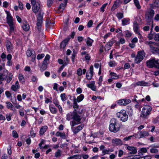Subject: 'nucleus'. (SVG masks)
<instances>
[{"label": "nucleus", "mask_w": 159, "mask_h": 159, "mask_svg": "<svg viewBox=\"0 0 159 159\" xmlns=\"http://www.w3.org/2000/svg\"><path fill=\"white\" fill-rule=\"evenodd\" d=\"M128 113L129 116H132L133 114V111L131 108L128 109Z\"/></svg>", "instance_id": "nucleus-64"}, {"label": "nucleus", "mask_w": 159, "mask_h": 159, "mask_svg": "<svg viewBox=\"0 0 159 159\" xmlns=\"http://www.w3.org/2000/svg\"><path fill=\"white\" fill-rule=\"evenodd\" d=\"M11 115L9 114H7L6 115V118L8 121H10L11 120Z\"/></svg>", "instance_id": "nucleus-54"}, {"label": "nucleus", "mask_w": 159, "mask_h": 159, "mask_svg": "<svg viewBox=\"0 0 159 159\" xmlns=\"http://www.w3.org/2000/svg\"><path fill=\"white\" fill-rule=\"evenodd\" d=\"M73 107L75 109H77L79 108V107L76 101V99H74Z\"/></svg>", "instance_id": "nucleus-48"}, {"label": "nucleus", "mask_w": 159, "mask_h": 159, "mask_svg": "<svg viewBox=\"0 0 159 159\" xmlns=\"http://www.w3.org/2000/svg\"><path fill=\"white\" fill-rule=\"evenodd\" d=\"M154 13V11L151 8L148 10L145 14V18L147 23H150L152 21Z\"/></svg>", "instance_id": "nucleus-4"}, {"label": "nucleus", "mask_w": 159, "mask_h": 159, "mask_svg": "<svg viewBox=\"0 0 159 159\" xmlns=\"http://www.w3.org/2000/svg\"><path fill=\"white\" fill-rule=\"evenodd\" d=\"M67 0H65L64 1V3H61L60 4V6L58 8V10H60L61 9H62L63 10L64 9L66 5V4L67 2Z\"/></svg>", "instance_id": "nucleus-28"}, {"label": "nucleus", "mask_w": 159, "mask_h": 159, "mask_svg": "<svg viewBox=\"0 0 159 159\" xmlns=\"http://www.w3.org/2000/svg\"><path fill=\"white\" fill-rule=\"evenodd\" d=\"M129 19L128 18H124L122 20V25H125L128 24L129 22Z\"/></svg>", "instance_id": "nucleus-34"}, {"label": "nucleus", "mask_w": 159, "mask_h": 159, "mask_svg": "<svg viewBox=\"0 0 159 159\" xmlns=\"http://www.w3.org/2000/svg\"><path fill=\"white\" fill-rule=\"evenodd\" d=\"M159 1L154 0L152 4H150V6L151 8H158L159 7Z\"/></svg>", "instance_id": "nucleus-20"}, {"label": "nucleus", "mask_w": 159, "mask_h": 159, "mask_svg": "<svg viewBox=\"0 0 159 159\" xmlns=\"http://www.w3.org/2000/svg\"><path fill=\"white\" fill-rule=\"evenodd\" d=\"M113 151V150L109 148L108 149L103 150L102 151V153L103 154V155L106 154H109V152H111Z\"/></svg>", "instance_id": "nucleus-30"}, {"label": "nucleus", "mask_w": 159, "mask_h": 159, "mask_svg": "<svg viewBox=\"0 0 159 159\" xmlns=\"http://www.w3.org/2000/svg\"><path fill=\"white\" fill-rule=\"evenodd\" d=\"M6 103L7 104V108L8 109H10L12 111H14V110L13 109V106L11 102H6Z\"/></svg>", "instance_id": "nucleus-31"}, {"label": "nucleus", "mask_w": 159, "mask_h": 159, "mask_svg": "<svg viewBox=\"0 0 159 159\" xmlns=\"http://www.w3.org/2000/svg\"><path fill=\"white\" fill-rule=\"evenodd\" d=\"M158 150L157 149L155 148H151L150 150V152L152 153H156L158 152Z\"/></svg>", "instance_id": "nucleus-49"}, {"label": "nucleus", "mask_w": 159, "mask_h": 159, "mask_svg": "<svg viewBox=\"0 0 159 159\" xmlns=\"http://www.w3.org/2000/svg\"><path fill=\"white\" fill-rule=\"evenodd\" d=\"M93 76V74L89 72V70L87 71L86 74V77L88 80H90L91 79Z\"/></svg>", "instance_id": "nucleus-33"}, {"label": "nucleus", "mask_w": 159, "mask_h": 159, "mask_svg": "<svg viewBox=\"0 0 159 159\" xmlns=\"http://www.w3.org/2000/svg\"><path fill=\"white\" fill-rule=\"evenodd\" d=\"M20 88V86L19 84V83L18 81H16L15 84L13 85L11 87L12 90L15 92L17 91V90L18 89Z\"/></svg>", "instance_id": "nucleus-19"}, {"label": "nucleus", "mask_w": 159, "mask_h": 159, "mask_svg": "<svg viewBox=\"0 0 159 159\" xmlns=\"http://www.w3.org/2000/svg\"><path fill=\"white\" fill-rule=\"evenodd\" d=\"M93 40L91 39L89 37H88L86 41V44L88 46L90 47L92 46Z\"/></svg>", "instance_id": "nucleus-26"}, {"label": "nucleus", "mask_w": 159, "mask_h": 159, "mask_svg": "<svg viewBox=\"0 0 159 159\" xmlns=\"http://www.w3.org/2000/svg\"><path fill=\"white\" fill-rule=\"evenodd\" d=\"M47 67V65L42 63L41 67H40V70L41 71H43L45 70Z\"/></svg>", "instance_id": "nucleus-42"}, {"label": "nucleus", "mask_w": 159, "mask_h": 159, "mask_svg": "<svg viewBox=\"0 0 159 159\" xmlns=\"http://www.w3.org/2000/svg\"><path fill=\"white\" fill-rule=\"evenodd\" d=\"M70 39L67 38L63 40L60 43V48L64 49L67 43L68 42Z\"/></svg>", "instance_id": "nucleus-18"}, {"label": "nucleus", "mask_w": 159, "mask_h": 159, "mask_svg": "<svg viewBox=\"0 0 159 159\" xmlns=\"http://www.w3.org/2000/svg\"><path fill=\"white\" fill-rule=\"evenodd\" d=\"M46 22L47 25H48V26L50 25V24H53L54 23L52 22H51V21L50 20L49 18H47V19Z\"/></svg>", "instance_id": "nucleus-60"}, {"label": "nucleus", "mask_w": 159, "mask_h": 159, "mask_svg": "<svg viewBox=\"0 0 159 159\" xmlns=\"http://www.w3.org/2000/svg\"><path fill=\"white\" fill-rule=\"evenodd\" d=\"M75 111L76 110H74L73 111L72 119L74 120L71 121V124L72 127L75 125L80 124L81 123L80 120L82 118V116L77 113V112Z\"/></svg>", "instance_id": "nucleus-2"}, {"label": "nucleus", "mask_w": 159, "mask_h": 159, "mask_svg": "<svg viewBox=\"0 0 159 159\" xmlns=\"http://www.w3.org/2000/svg\"><path fill=\"white\" fill-rule=\"evenodd\" d=\"M110 75L112 77L113 79H117L118 78V76L116 75V74L114 72H111L110 73Z\"/></svg>", "instance_id": "nucleus-47"}, {"label": "nucleus", "mask_w": 159, "mask_h": 159, "mask_svg": "<svg viewBox=\"0 0 159 159\" xmlns=\"http://www.w3.org/2000/svg\"><path fill=\"white\" fill-rule=\"evenodd\" d=\"M32 10L35 13H37L39 10L40 8V5L38 2L35 3L34 4H32Z\"/></svg>", "instance_id": "nucleus-13"}, {"label": "nucleus", "mask_w": 159, "mask_h": 159, "mask_svg": "<svg viewBox=\"0 0 159 159\" xmlns=\"http://www.w3.org/2000/svg\"><path fill=\"white\" fill-rule=\"evenodd\" d=\"M87 86L91 89L93 91L96 90V88L94 86V84L93 83H91L90 84H88L87 85Z\"/></svg>", "instance_id": "nucleus-36"}, {"label": "nucleus", "mask_w": 159, "mask_h": 159, "mask_svg": "<svg viewBox=\"0 0 159 159\" xmlns=\"http://www.w3.org/2000/svg\"><path fill=\"white\" fill-rule=\"evenodd\" d=\"M121 126L122 124H120L116 119L112 118L110 120L109 129L111 132L115 133L120 130Z\"/></svg>", "instance_id": "nucleus-1"}, {"label": "nucleus", "mask_w": 159, "mask_h": 159, "mask_svg": "<svg viewBox=\"0 0 159 159\" xmlns=\"http://www.w3.org/2000/svg\"><path fill=\"white\" fill-rule=\"evenodd\" d=\"M19 3V8L21 9L22 10L23 9V5L22 3L20 1H18Z\"/></svg>", "instance_id": "nucleus-62"}, {"label": "nucleus", "mask_w": 159, "mask_h": 159, "mask_svg": "<svg viewBox=\"0 0 159 159\" xmlns=\"http://www.w3.org/2000/svg\"><path fill=\"white\" fill-rule=\"evenodd\" d=\"M127 149L129 151V153L131 154H135L137 152L136 148L133 147L128 146L127 147Z\"/></svg>", "instance_id": "nucleus-15"}, {"label": "nucleus", "mask_w": 159, "mask_h": 159, "mask_svg": "<svg viewBox=\"0 0 159 159\" xmlns=\"http://www.w3.org/2000/svg\"><path fill=\"white\" fill-rule=\"evenodd\" d=\"M50 58V56L48 55L47 54L44 59V61H43V63L46 64L47 65H48V64L49 62V59Z\"/></svg>", "instance_id": "nucleus-25"}, {"label": "nucleus", "mask_w": 159, "mask_h": 159, "mask_svg": "<svg viewBox=\"0 0 159 159\" xmlns=\"http://www.w3.org/2000/svg\"><path fill=\"white\" fill-rule=\"evenodd\" d=\"M5 45L8 52H12L13 46L12 44L10 41L8 40L7 41Z\"/></svg>", "instance_id": "nucleus-11"}, {"label": "nucleus", "mask_w": 159, "mask_h": 159, "mask_svg": "<svg viewBox=\"0 0 159 159\" xmlns=\"http://www.w3.org/2000/svg\"><path fill=\"white\" fill-rule=\"evenodd\" d=\"M61 156V150L59 149L57 150L55 153V157L57 158H59Z\"/></svg>", "instance_id": "nucleus-41"}, {"label": "nucleus", "mask_w": 159, "mask_h": 159, "mask_svg": "<svg viewBox=\"0 0 159 159\" xmlns=\"http://www.w3.org/2000/svg\"><path fill=\"white\" fill-rule=\"evenodd\" d=\"M13 77V75L11 73H9L8 74V77L7 80V83H9Z\"/></svg>", "instance_id": "nucleus-38"}, {"label": "nucleus", "mask_w": 159, "mask_h": 159, "mask_svg": "<svg viewBox=\"0 0 159 159\" xmlns=\"http://www.w3.org/2000/svg\"><path fill=\"white\" fill-rule=\"evenodd\" d=\"M12 135L15 138H17L18 137V135L16 131L13 130L12 132Z\"/></svg>", "instance_id": "nucleus-55"}, {"label": "nucleus", "mask_w": 159, "mask_h": 159, "mask_svg": "<svg viewBox=\"0 0 159 159\" xmlns=\"http://www.w3.org/2000/svg\"><path fill=\"white\" fill-rule=\"evenodd\" d=\"M19 79L20 81L24 82V77L21 74H20L19 75Z\"/></svg>", "instance_id": "nucleus-53"}, {"label": "nucleus", "mask_w": 159, "mask_h": 159, "mask_svg": "<svg viewBox=\"0 0 159 159\" xmlns=\"http://www.w3.org/2000/svg\"><path fill=\"white\" fill-rule=\"evenodd\" d=\"M53 3V1L52 0H48L47 4L48 7H50Z\"/></svg>", "instance_id": "nucleus-58"}, {"label": "nucleus", "mask_w": 159, "mask_h": 159, "mask_svg": "<svg viewBox=\"0 0 159 159\" xmlns=\"http://www.w3.org/2000/svg\"><path fill=\"white\" fill-rule=\"evenodd\" d=\"M152 107L148 105L145 106L143 108L140 117L143 118H146L149 115L152 111Z\"/></svg>", "instance_id": "nucleus-5"}, {"label": "nucleus", "mask_w": 159, "mask_h": 159, "mask_svg": "<svg viewBox=\"0 0 159 159\" xmlns=\"http://www.w3.org/2000/svg\"><path fill=\"white\" fill-rule=\"evenodd\" d=\"M145 55L144 50H142L138 52L136 56L135 57L134 61L135 63H139L143 59Z\"/></svg>", "instance_id": "nucleus-6"}, {"label": "nucleus", "mask_w": 159, "mask_h": 159, "mask_svg": "<svg viewBox=\"0 0 159 159\" xmlns=\"http://www.w3.org/2000/svg\"><path fill=\"white\" fill-rule=\"evenodd\" d=\"M84 125L81 124L77 126L75 129L73 130V131L74 134H76L78 133L80 130H81L83 127Z\"/></svg>", "instance_id": "nucleus-17"}, {"label": "nucleus", "mask_w": 159, "mask_h": 159, "mask_svg": "<svg viewBox=\"0 0 159 159\" xmlns=\"http://www.w3.org/2000/svg\"><path fill=\"white\" fill-rule=\"evenodd\" d=\"M123 14L122 13H117L116 14V16L119 19H120L123 18Z\"/></svg>", "instance_id": "nucleus-46"}, {"label": "nucleus", "mask_w": 159, "mask_h": 159, "mask_svg": "<svg viewBox=\"0 0 159 159\" xmlns=\"http://www.w3.org/2000/svg\"><path fill=\"white\" fill-rule=\"evenodd\" d=\"M84 96L82 94H80L79 96H78L76 99L77 101L78 102H80L82 101L84 99Z\"/></svg>", "instance_id": "nucleus-40"}, {"label": "nucleus", "mask_w": 159, "mask_h": 159, "mask_svg": "<svg viewBox=\"0 0 159 159\" xmlns=\"http://www.w3.org/2000/svg\"><path fill=\"white\" fill-rule=\"evenodd\" d=\"M7 77V75L3 73H0V80L1 81L5 80Z\"/></svg>", "instance_id": "nucleus-35"}, {"label": "nucleus", "mask_w": 159, "mask_h": 159, "mask_svg": "<svg viewBox=\"0 0 159 159\" xmlns=\"http://www.w3.org/2000/svg\"><path fill=\"white\" fill-rule=\"evenodd\" d=\"M43 12L42 11L40 10L39 11L38 16L37 18V25L38 27V29H40L42 26L43 23Z\"/></svg>", "instance_id": "nucleus-8"}, {"label": "nucleus", "mask_w": 159, "mask_h": 159, "mask_svg": "<svg viewBox=\"0 0 159 159\" xmlns=\"http://www.w3.org/2000/svg\"><path fill=\"white\" fill-rule=\"evenodd\" d=\"M27 55L28 57H31L32 58V61H34L35 59V52L33 50H28L27 51Z\"/></svg>", "instance_id": "nucleus-9"}, {"label": "nucleus", "mask_w": 159, "mask_h": 159, "mask_svg": "<svg viewBox=\"0 0 159 159\" xmlns=\"http://www.w3.org/2000/svg\"><path fill=\"white\" fill-rule=\"evenodd\" d=\"M75 110H76L75 111L77 112V113L78 114H81L83 112V110L81 109L80 110V109H79V108L77 109H75Z\"/></svg>", "instance_id": "nucleus-63"}, {"label": "nucleus", "mask_w": 159, "mask_h": 159, "mask_svg": "<svg viewBox=\"0 0 159 159\" xmlns=\"http://www.w3.org/2000/svg\"><path fill=\"white\" fill-rule=\"evenodd\" d=\"M145 43L146 44L148 45H151V44H153L155 45L156 44V43L155 42H152L151 41H146L145 42Z\"/></svg>", "instance_id": "nucleus-61"}, {"label": "nucleus", "mask_w": 159, "mask_h": 159, "mask_svg": "<svg viewBox=\"0 0 159 159\" xmlns=\"http://www.w3.org/2000/svg\"><path fill=\"white\" fill-rule=\"evenodd\" d=\"M134 31L136 33L139 32V24L136 22H134Z\"/></svg>", "instance_id": "nucleus-22"}, {"label": "nucleus", "mask_w": 159, "mask_h": 159, "mask_svg": "<svg viewBox=\"0 0 159 159\" xmlns=\"http://www.w3.org/2000/svg\"><path fill=\"white\" fill-rule=\"evenodd\" d=\"M117 2H115L114 3L112 7L111 10V11H113L115 10L117 8V7L118 6L119 4H118Z\"/></svg>", "instance_id": "nucleus-44"}, {"label": "nucleus", "mask_w": 159, "mask_h": 159, "mask_svg": "<svg viewBox=\"0 0 159 159\" xmlns=\"http://www.w3.org/2000/svg\"><path fill=\"white\" fill-rule=\"evenodd\" d=\"M112 142L114 145H121L122 144V143L121 140L118 139H113L112 140Z\"/></svg>", "instance_id": "nucleus-16"}, {"label": "nucleus", "mask_w": 159, "mask_h": 159, "mask_svg": "<svg viewBox=\"0 0 159 159\" xmlns=\"http://www.w3.org/2000/svg\"><path fill=\"white\" fill-rule=\"evenodd\" d=\"M148 83L145 82L143 81H138L136 83V84L138 86H147Z\"/></svg>", "instance_id": "nucleus-27"}, {"label": "nucleus", "mask_w": 159, "mask_h": 159, "mask_svg": "<svg viewBox=\"0 0 159 159\" xmlns=\"http://www.w3.org/2000/svg\"><path fill=\"white\" fill-rule=\"evenodd\" d=\"M131 100L128 99L119 100L118 101V103L120 105L125 106L131 102Z\"/></svg>", "instance_id": "nucleus-10"}, {"label": "nucleus", "mask_w": 159, "mask_h": 159, "mask_svg": "<svg viewBox=\"0 0 159 159\" xmlns=\"http://www.w3.org/2000/svg\"><path fill=\"white\" fill-rule=\"evenodd\" d=\"M47 126H44L42 127L39 131V133L40 135H43L44 133L46 131L47 129Z\"/></svg>", "instance_id": "nucleus-24"}, {"label": "nucleus", "mask_w": 159, "mask_h": 159, "mask_svg": "<svg viewBox=\"0 0 159 159\" xmlns=\"http://www.w3.org/2000/svg\"><path fill=\"white\" fill-rule=\"evenodd\" d=\"M53 103L57 107H59L60 105L57 99H54L53 100Z\"/></svg>", "instance_id": "nucleus-52"}, {"label": "nucleus", "mask_w": 159, "mask_h": 159, "mask_svg": "<svg viewBox=\"0 0 159 159\" xmlns=\"http://www.w3.org/2000/svg\"><path fill=\"white\" fill-rule=\"evenodd\" d=\"M116 116L120 118V120L123 122L126 121L128 119V116L126 113V111L124 110H121L120 112L116 114Z\"/></svg>", "instance_id": "nucleus-7"}, {"label": "nucleus", "mask_w": 159, "mask_h": 159, "mask_svg": "<svg viewBox=\"0 0 159 159\" xmlns=\"http://www.w3.org/2000/svg\"><path fill=\"white\" fill-rule=\"evenodd\" d=\"M125 36L127 37H130L131 36V33L128 31H126L125 32Z\"/></svg>", "instance_id": "nucleus-59"}, {"label": "nucleus", "mask_w": 159, "mask_h": 159, "mask_svg": "<svg viewBox=\"0 0 159 159\" xmlns=\"http://www.w3.org/2000/svg\"><path fill=\"white\" fill-rule=\"evenodd\" d=\"M6 13L7 15V22L8 24L13 23V19L12 17L11 16L9 12L6 11Z\"/></svg>", "instance_id": "nucleus-12"}, {"label": "nucleus", "mask_w": 159, "mask_h": 159, "mask_svg": "<svg viewBox=\"0 0 159 159\" xmlns=\"http://www.w3.org/2000/svg\"><path fill=\"white\" fill-rule=\"evenodd\" d=\"M77 74L79 76L82 75V70L81 68H79L77 70Z\"/></svg>", "instance_id": "nucleus-56"}, {"label": "nucleus", "mask_w": 159, "mask_h": 159, "mask_svg": "<svg viewBox=\"0 0 159 159\" xmlns=\"http://www.w3.org/2000/svg\"><path fill=\"white\" fill-rule=\"evenodd\" d=\"M22 27L24 30L25 31H27L29 30L30 29V26L27 23H25L23 24Z\"/></svg>", "instance_id": "nucleus-29"}, {"label": "nucleus", "mask_w": 159, "mask_h": 159, "mask_svg": "<svg viewBox=\"0 0 159 159\" xmlns=\"http://www.w3.org/2000/svg\"><path fill=\"white\" fill-rule=\"evenodd\" d=\"M159 61L158 59L156 60L155 58H153L147 61L146 63L147 66L149 68H152L154 67L159 69Z\"/></svg>", "instance_id": "nucleus-3"}, {"label": "nucleus", "mask_w": 159, "mask_h": 159, "mask_svg": "<svg viewBox=\"0 0 159 159\" xmlns=\"http://www.w3.org/2000/svg\"><path fill=\"white\" fill-rule=\"evenodd\" d=\"M150 50L153 54H157L159 55V49L155 48L152 45H150Z\"/></svg>", "instance_id": "nucleus-14"}, {"label": "nucleus", "mask_w": 159, "mask_h": 159, "mask_svg": "<svg viewBox=\"0 0 159 159\" xmlns=\"http://www.w3.org/2000/svg\"><path fill=\"white\" fill-rule=\"evenodd\" d=\"M55 135L57 136H59L63 139H65L66 138V134L64 132L58 131L56 133Z\"/></svg>", "instance_id": "nucleus-21"}, {"label": "nucleus", "mask_w": 159, "mask_h": 159, "mask_svg": "<svg viewBox=\"0 0 159 159\" xmlns=\"http://www.w3.org/2000/svg\"><path fill=\"white\" fill-rule=\"evenodd\" d=\"M61 99L62 101H64L66 100V95L64 93H62L61 95Z\"/></svg>", "instance_id": "nucleus-50"}, {"label": "nucleus", "mask_w": 159, "mask_h": 159, "mask_svg": "<svg viewBox=\"0 0 159 159\" xmlns=\"http://www.w3.org/2000/svg\"><path fill=\"white\" fill-rule=\"evenodd\" d=\"M134 4L137 8L139 9L141 8L139 2L138 0H134Z\"/></svg>", "instance_id": "nucleus-43"}, {"label": "nucleus", "mask_w": 159, "mask_h": 159, "mask_svg": "<svg viewBox=\"0 0 159 159\" xmlns=\"http://www.w3.org/2000/svg\"><path fill=\"white\" fill-rule=\"evenodd\" d=\"M93 24V21L92 20H90L87 23V26L89 28L91 27Z\"/></svg>", "instance_id": "nucleus-57"}, {"label": "nucleus", "mask_w": 159, "mask_h": 159, "mask_svg": "<svg viewBox=\"0 0 159 159\" xmlns=\"http://www.w3.org/2000/svg\"><path fill=\"white\" fill-rule=\"evenodd\" d=\"M45 55L43 53L41 54H38L37 57V59L38 60L42 59L44 56Z\"/></svg>", "instance_id": "nucleus-51"}, {"label": "nucleus", "mask_w": 159, "mask_h": 159, "mask_svg": "<svg viewBox=\"0 0 159 159\" xmlns=\"http://www.w3.org/2000/svg\"><path fill=\"white\" fill-rule=\"evenodd\" d=\"M154 38L155 41H159V33H153Z\"/></svg>", "instance_id": "nucleus-45"}, {"label": "nucleus", "mask_w": 159, "mask_h": 159, "mask_svg": "<svg viewBox=\"0 0 159 159\" xmlns=\"http://www.w3.org/2000/svg\"><path fill=\"white\" fill-rule=\"evenodd\" d=\"M73 115V112H70L66 115V119L69 121L71 119H72V116Z\"/></svg>", "instance_id": "nucleus-39"}, {"label": "nucleus", "mask_w": 159, "mask_h": 159, "mask_svg": "<svg viewBox=\"0 0 159 159\" xmlns=\"http://www.w3.org/2000/svg\"><path fill=\"white\" fill-rule=\"evenodd\" d=\"M8 24L10 27V32L11 33L13 32L14 30L15 26H14L13 23H9Z\"/></svg>", "instance_id": "nucleus-37"}, {"label": "nucleus", "mask_w": 159, "mask_h": 159, "mask_svg": "<svg viewBox=\"0 0 159 159\" xmlns=\"http://www.w3.org/2000/svg\"><path fill=\"white\" fill-rule=\"evenodd\" d=\"M139 135L140 136L139 138H141L148 136L149 133L147 132L142 131L140 132Z\"/></svg>", "instance_id": "nucleus-23"}, {"label": "nucleus", "mask_w": 159, "mask_h": 159, "mask_svg": "<svg viewBox=\"0 0 159 159\" xmlns=\"http://www.w3.org/2000/svg\"><path fill=\"white\" fill-rule=\"evenodd\" d=\"M51 105H51L50 106H49V109L50 111L53 114H56L57 111V110L55 108L53 107H51Z\"/></svg>", "instance_id": "nucleus-32"}]
</instances>
